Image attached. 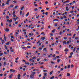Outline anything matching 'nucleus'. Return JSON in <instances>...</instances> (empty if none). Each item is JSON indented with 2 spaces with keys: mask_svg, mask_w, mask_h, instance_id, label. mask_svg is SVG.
Listing matches in <instances>:
<instances>
[{
  "mask_svg": "<svg viewBox=\"0 0 79 79\" xmlns=\"http://www.w3.org/2000/svg\"><path fill=\"white\" fill-rule=\"evenodd\" d=\"M56 58H57L59 59L60 58V56H56Z\"/></svg>",
  "mask_w": 79,
  "mask_h": 79,
  "instance_id": "c85d7f7f",
  "label": "nucleus"
},
{
  "mask_svg": "<svg viewBox=\"0 0 79 79\" xmlns=\"http://www.w3.org/2000/svg\"><path fill=\"white\" fill-rule=\"evenodd\" d=\"M74 67V65L73 64H72L71 65V68H73Z\"/></svg>",
  "mask_w": 79,
  "mask_h": 79,
  "instance_id": "c9c22d12",
  "label": "nucleus"
},
{
  "mask_svg": "<svg viewBox=\"0 0 79 79\" xmlns=\"http://www.w3.org/2000/svg\"><path fill=\"white\" fill-rule=\"evenodd\" d=\"M67 68H68V69H69V68H70V65H68Z\"/></svg>",
  "mask_w": 79,
  "mask_h": 79,
  "instance_id": "5701e85b",
  "label": "nucleus"
},
{
  "mask_svg": "<svg viewBox=\"0 0 79 79\" xmlns=\"http://www.w3.org/2000/svg\"><path fill=\"white\" fill-rule=\"evenodd\" d=\"M35 11H37V10H38V9H37V8H35L34 9Z\"/></svg>",
  "mask_w": 79,
  "mask_h": 79,
  "instance_id": "79ce46f5",
  "label": "nucleus"
},
{
  "mask_svg": "<svg viewBox=\"0 0 79 79\" xmlns=\"http://www.w3.org/2000/svg\"><path fill=\"white\" fill-rule=\"evenodd\" d=\"M46 49H47V48H44L43 49V51H45V50H46Z\"/></svg>",
  "mask_w": 79,
  "mask_h": 79,
  "instance_id": "c756f323",
  "label": "nucleus"
},
{
  "mask_svg": "<svg viewBox=\"0 0 79 79\" xmlns=\"http://www.w3.org/2000/svg\"><path fill=\"white\" fill-rule=\"evenodd\" d=\"M18 6H15V9H17V8H18Z\"/></svg>",
  "mask_w": 79,
  "mask_h": 79,
  "instance_id": "aec40b11",
  "label": "nucleus"
},
{
  "mask_svg": "<svg viewBox=\"0 0 79 79\" xmlns=\"http://www.w3.org/2000/svg\"><path fill=\"white\" fill-rule=\"evenodd\" d=\"M4 53L5 55H7V53H6V52H4Z\"/></svg>",
  "mask_w": 79,
  "mask_h": 79,
  "instance_id": "5fc2aeb1",
  "label": "nucleus"
},
{
  "mask_svg": "<svg viewBox=\"0 0 79 79\" xmlns=\"http://www.w3.org/2000/svg\"><path fill=\"white\" fill-rule=\"evenodd\" d=\"M60 59H58L57 60V62L58 63L59 62H60Z\"/></svg>",
  "mask_w": 79,
  "mask_h": 79,
  "instance_id": "a18cd8bd",
  "label": "nucleus"
},
{
  "mask_svg": "<svg viewBox=\"0 0 79 79\" xmlns=\"http://www.w3.org/2000/svg\"><path fill=\"white\" fill-rule=\"evenodd\" d=\"M54 26H58V24H57V23H55L54 24Z\"/></svg>",
  "mask_w": 79,
  "mask_h": 79,
  "instance_id": "473e14b6",
  "label": "nucleus"
},
{
  "mask_svg": "<svg viewBox=\"0 0 79 79\" xmlns=\"http://www.w3.org/2000/svg\"><path fill=\"white\" fill-rule=\"evenodd\" d=\"M9 3V2H8V1H7L6 2V5H8Z\"/></svg>",
  "mask_w": 79,
  "mask_h": 79,
  "instance_id": "603ef678",
  "label": "nucleus"
},
{
  "mask_svg": "<svg viewBox=\"0 0 79 79\" xmlns=\"http://www.w3.org/2000/svg\"><path fill=\"white\" fill-rule=\"evenodd\" d=\"M45 39V37H41V40H44Z\"/></svg>",
  "mask_w": 79,
  "mask_h": 79,
  "instance_id": "39448f33",
  "label": "nucleus"
},
{
  "mask_svg": "<svg viewBox=\"0 0 79 79\" xmlns=\"http://www.w3.org/2000/svg\"><path fill=\"white\" fill-rule=\"evenodd\" d=\"M43 72H47V70H43Z\"/></svg>",
  "mask_w": 79,
  "mask_h": 79,
  "instance_id": "864d4df0",
  "label": "nucleus"
},
{
  "mask_svg": "<svg viewBox=\"0 0 79 79\" xmlns=\"http://www.w3.org/2000/svg\"><path fill=\"white\" fill-rule=\"evenodd\" d=\"M34 74H31L30 76V78L31 79H33V78H34Z\"/></svg>",
  "mask_w": 79,
  "mask_h": 79,
  "instance_id": "f257e3e1",
  "label": "nucleus"
},
{
  "mask_svg": "<svg viewBox=\"0 0 79 79\" xmlns=\"http://www.w3.org/2000/svg\"><path fill=\"white\" fill-rule=\"evenodd\" d=\"M50 9V8H46L47 10H48Z\"/></svg>",
  "mask_w": 79,
  "mask_h": 79,
  "instance_id": "bf43d9fd",
  "label": "nucleus"
},
{
  "mask_svg": "<svg viewBox=\"0 0 79 79\" xmlns=\"http://www.w3.org/2000/svg\"><path fill=\"white\" fill-rule=\"evenodd\" d=\"M2 55H3V53H0V56H1Z\"/></svg>",
  "mask_w": 79,
  "mask_h": 79,
  "instance_id": "4d7b16f0",
  "label": "nucleus"
},
{
  "mask_svg": "<svg viewBox=\"0 0 79 79\" xmlns=\"http://www.w3.org/2000/svg\"><path fill=\"white\" fill-rule=\"evenodd\" d=\"M13 17H16V15L15 14H13Z\"/></svg>",
  "mask_w": 79,
  "mask_h": 79,
  "instance_id": "ea45409f",
  "label": "nucleus"
},
{
  "mask_svg": "<svg viewBox=\"0 0 79 79\" xmlns=\"http://www.w3.org/2000/svg\"><path fill=\"white\" fill-rule=\"evenodd\" d=\"M37 61H40V59H37Z\"/></svg>",
  "mask_w": 79,
  "mask_h": 79,
  "instance_id": "4c0bfd02",
  "label": "nucleus"
},
{
  "mask_svg": "<svg viewBox=\"0 0 79 79\" xmlns=\"http://www.w3.org/2000/svg\"><path fill=\"white\" fill-rule=\"evenodd\" d=\"M23 32H26V29H24L23 31Z\"/></svg>",
  "mask_w": 79,
  "mask_h": 79,
  "instance_id": "cd10ccee",
  "label": "nucleus"
},
{
  "mask_svg": "<svg viewBox=\"0 0 79 79\" xmlns=\"http://www.w3.org/2000/svg\"><path fill=\"white\" fill-rule=\"evenodd\" d=\"M47 73H44V76H45V77H46V76H47Z\"/></svg>",
  "mask_w": 79,
  "mask_h": 79,
  "instance_id": "4be33fe9",
  "label": "nucleus"
},
{
  "mask_svg": "<svg viewBox=\"0 0 79 79\" xmlns=\"http://www.w3.org/2000/svg\"><path fill=\"white\" fill-rule=\"evenodd\" d=\"M48 41H47L46 42V44H48Z\"/></svg>",
  "mask_w": 79,
  "mask_h": 79,
  "instance_id": "774afa93",
  "label": "nucleus"
},
{
  "mask_svg": "<svg viewBox=\"0 0 79 79\" xmlns=\"http://www.w3.org/2000/svg\"><path fill=\"white\" fill-rule=\"evenodd\" d=\"M15 24H18V22H16L15 23Z\"/></svg>",
  "mask_w": 79,
  "mask_h": 79,
  "instance_id": "a19ab883",
  "label": "nucleus"
},
{
  "mask_svg": "<svg viewBox=\"0 0 79 79\" xmlns=\"http://www.w3.org/2000/svg\"><path fill=\"white\" fill-rule=\"evenodd\" d=\"M24 6L22 7L21 8V10H23V9H24Z\"/></svg>",
  "mask_w": 79,
  "mask_h": 79,
  "instance_id": "b1692460",
  "label": "nucleus"
},
{
  "mask_svg": "<svg viewBox=\"0 0 79 79\" xmlns=\"http://www.w3.org/2000/svg\"><path fill=\"white\" fill-rule=\"evenodd\" d=\"M20 69H23L22 67H20Z\"/></svg>",
  "mask_w": 79,
  "mask_h": 79,
  "instance_id": "69168bd1",
  "label": "nucleus"
},
{
  "mask_svg": "<svg viewBox=\"0 0 79 79\" xmlns=\"http://www.w3.org/2000/svg\"><path fill=\"white\" fill-rule=\"evenodd\" d=\"M68 38H67V37H64V40H67V39Z\"/></svg>",
  "mask_w": 79,
  "mask_h": 79,
  "instance_id": "6ab92c4d",
  "label": "nucleus"
},
{
  "mask_svg": "<svg viewBox=\"0 0 79 79\" xmlns=\"http://www.w3.org/2000/svg\"><path fill=\"white\" fill-rule=\"evenodd\" d=\"M56 53H57L58 54H59V52L56 51Z\"/></svg>",
  "mask_w": 79,
  "mask_h": 79,
  "instance_id": "13d9d810",
  "label": "nucleus"
},
{
  "mask_svg": "<svg viewBox=\"0 0 79 79\" xmlns=\"http://www.w3.org/2000/svg\"><path fill=\"white\" fill-rule=\"evenodd\" d=\"M9 29L8 28H6L5 30V31H6V32H8L9 31Z\"/></svg>",
  "mask_w": 79,
  "mask_h": 79,
  "instance_id": "1a4fd4ad",
  "label": "nucleus"
},
{
  "mask_svg": "<svg viewBox=\"0 0 79 79\" xmlns=\"http://www.w3.org/2000/svg\"><path fill=\"white\" fill-rule=\"evenodd\" d=\"M4 66H5V65H6V62H4Z\"/></svg>",
  "mask_w": 79,
  "mask_h": 79,
  "instance_id": "8fccbe9b",
  "label": "nucleus"
},
{
  "mask_svg": "<svg viewBox=\"0 0 79 79\" xmlns=\"http://www.w3.org/2000/svg\"><path fill=\"white\" fill-rule=\"evenodd\" d=\"M10 44V42H8L7 43H6L5 44L6 45H9V44Z\"/></svg>",
  "mask_w": 79,
  "mask_h": 79,
  "instance_id": "412c9836",
  "label": "nucleus"
},
{
  "mask_svg": "<svg viewBox=\"0 0 79 79\" xmlns=\"http://www.w3.org/2000/svg\"><path fill=\"white\" fill-rule=\"evenodd\" d=\"M20 13L21 15H22V13H23V11H20Z\"/></svg>",
  "mask_w": 79,
  "mask_h": 79,
  "instance_id": "393cba45",
  "label": "nucleus"
},
{
  "mask_svg": "<svg viewBox=\"0 0 79 79\" xmlns=\"http://www.w3.org/2000/svg\"><path fill=\"white\" fill-rule=\"evenodd\" d=\"M12 76H13V74H11L10 75H9V77L10 79L12 78Z\"/></svg>",
  "mask_w": 79,
  "mask_h": 79,
  "instance_id": "423d86ee",
  "label": "nucleus"
},
{
  "mask_svg": "<svg viewBox=\"0 0 79 79\" xmlns=\"http://www.w3.org/2000/svg\"><path fill=\"white\" fill-rule=\"evenodd\" d=\"M15 11H14V12H13L12 14H13V15L15 14Z\"/></svg>",
  "mask_w": 79,
  "mask_h": 79,
  "instance_id": "49530a36",
  "label": "nucleus"
},
{
  "mask_svg": "<svg viewBox=\"0 0 79 79\" xmlns=\"http://www.w3.org/2000/svg\"><path fill=\"white\" fill-rule=\"evenodd\" d=\"M58 21L59 20L58 19H54V20H53V21Z\"/></svg>",
  "mask_w": 79,
  "mask_h": 79,
  "instance_id": "a211bd4d",
  "label": "nucleus"
},
{
  "mask_svg": "<svg viewBox=\"0 0 79 79\" xmlns=\"http://www.w3.org/2000/svg\"><path fill=\"white\" fill-rule=\"evenodd\" d=\"M36 56H33L32 57V60H34V59L35 60V59H36Z\"/></svg>",
  "mask_w": 79,
  "mask_h": 79,
  "instance_id": "ddd939ff",
  "label": "nucleus"
},
{
  "mask_svg": "<svg viewBox=\"0 0 79 79\" xmlns=\"http://www.w3.org/2000/svg\"><path fill=\"white\" fill-rule=\"evenodd\" d=\"M27 48H31V47H30V46H27Z\"/></svg>",
  "mask_w": 79,
  "mask_h": 79,
  "instance_id": "0e129e2a",
  "label": "nucleus"
},
{
  "mask_svg": "<svg viewBox=\"0 0 79 79\" xmlns=\"http://www.w3.org/2000/svg\"><path fill=\"white\" fill-rule=\"evenodd\" d=\"M19 59V57H18L17 58H16L15 59V60H18Z\"/></svg>",
  "mask_w": 79,
  "mask_h": 79,
  "instance_id": "58836bf2",
  "label": "nucleus"
},
{
  "mask_svg": "<svg viewBox=\"0 0 79 79\" xmlns=\"http://www.w3.org/2000/svg\"><path fill=\"white\" fill-rule=\"evenodd\" d=\"M67 76H70V74L69 73H68L67 74Z\"/></svg>",
  "mask_w": 79,
  "mask_h": 79,
  "instance_id": "4468645a",
  "label": "nucleus"
},
{
  "mask_svg": "<svg viewBox=\"0 0 79 79\" xmlns=\"http://www.w3.org/2000/svg\"><path fill=\"white\" fill-rule=\"evenodd\" d=\"M1 25L2 26H3V23H1Z\"/></svg>",
  "mask_w": 79,
  "mask_h": 79,
  "instance_id": "09e8293b",
  "label": "nucleus"
},
{
  "mask_svg": "<svg viewBox=\"0 0 79 79\" xmlns=\"http://www.w3.org/2000/svg\"><path fill=\"white\" fill-rule=\"evenodd\" d=\"M12 64H13V62H11V65H10V66H11V67L13 66V65Z\"/></svg>",
  "mask_w": 79,
  "mask_h": 79,
  "instance_id": "2f4dec72",
  "label": "nucleus"
},
{
  "mask_svg": "<svg viewBox=\"0 0 79 79\" xmlns=\"http://www.w3.org/2000/svg\"><path fill=\"white\" fill-rule=\"evenodd\" d=\"M50 35H51V36H53V34L52 33H51L50 34Z\"/></svg>",
  "mask_w": 79,
  "mask_h": 79,
  "instance_id": "a878e982",
  "label": "nucleus"
},
{
  "mask_svg": "<svg viewBox=\"0 0 79 79\" xmlns=\"http://www.w3.org/2000/svg\"><path fill=\"white\" fill-rule=\"evenodd\" d=\"M64 18H66V16L64 15L63 17Z\"/></svg>",
  "mask_w": 79,
  "mask_h": 79,
  "instance_id": "e2e57ef3",
  "label": "nucleus"
},
{
  "mask_svg": "<svg viewBox=\"0 0 79 79\" xmlns=\"http://www.w3.org/2000/svg\"><path fill=\"white\" fill-rule=\"evenodd\" d=\"M11 39H14V37H13V36H11Z\"/></svg>",
  "mask_w": 79,
  "mask_h": 79,
  "instance_id": "de8ad7c7",
  "label": "nucleus"
},
{
  "mask_svg": "<svg viewBox=\"0 0 79 79\" xmlns=\"http://www.w3.org/2000/svg\"><path fill=\"white\" fill-rule=\"evenodd\" d=\"M41 34L42 35L44 34V35H45V34L44 33V32H42L41 33Z\"/></svg>",
  "mask_w": 79,
  "mask_h": 79,
  "instance_id": "3c124183",
  "label": "nucleus"
},
{
  "mask_svg": "<svg viewBox=\"0 0 79 79\" xmlns=\"http://www.w3.org/2000/svg\"><path fill=\"white\" fill-rule=\"evenodd\" d=\"M73 52H72L70 53V55H71V56H72L73 55Z\"/></svg>",
  "mask_w": 79,
  "mask_h": 79,
  "instance_id": "e433bc0d",
  "label": "nucleus"
},
{
  "mask_svg": "<svg viewBox=\"0 0 79 79\" xmlns=\"http://www.w3.org/2000/svg\"><path fill=\"white\" fill-rule=\"evenodd\" d=\"M45 15H48V12H46L45 13Z\"/></svg>",
  "mask_w": 79,
  "mask_h": 79,
  "instance_id": "052dcab7",
  "label": "nucleus"
},
{
  "mask_svg": "<svg viewBox=\"0 0 79 79\" xmlns=\"http://www.w3.org/2000/svg\"><path fill=\"white\" fill-rule=\"evenodd\" d=\"M53 73V70L50 73H49L50 75H52V74Z\"/></svg>",
  "mask_w": 79,
  "mask_h": 79,
  "instance_id": "0eeeda50",
  "label": "nucleus"
},
{
  "mask_svg": "<svg viewBox=\"0 0 79 79\" xmlns=\"http://www.w3.org/2000/svg\"><path fill=\"white\" fill-rule=\"evenodd\" d=\"M63 44H66L67 43H66V41H64L63 42Z\"/></svg>",
  "mask_w": 79,
  "mask_h": 79,
  "instance_id": "2eb2a0df",
  "label": "nucleus"
},
{
  "mask_svg": "<svg viewBox=\"0 0 79 79\" xmlns=\"http://www.w3.org/2000/svg\"><path fill=\"white\" fill-rule=\"evenodd\" d=\"M39 49L40 50H42V48L40 47L39 48Z\"/></svg>",
  "mask_w": 79,
  "mask_h": 79,
  "instance_id": "72a5a7b5",
  "label": "nucleus"
},
{
  "mask_svg": "<svg viewBox=\"0 0 79 79\" xmlns=\"http://www.w3.org/2000/svg\"><path fill=\"white\" fill-rule=\"evenodd\" d=\"M29 15V12H28L27 14L26 15V16H28Z\"/></svg>",
  "mask_w": 79,
  "mask_h": 79,
  "instance_id": "f8f14e48",
  "label": "nucleus"
},
{
  "mask_svg": "<svg viewBox=\"0 0 79 79\" xmlns=\"http://www.w3.org/2000/svg\"><path fill=\"white\" fill-rule=\"evenodd\" d=\"M25 64H27L28 65H29V63L28 62H25Z\"/></svg>",
  "mask_w": 79,
  "mask_h": 79,
  "instance_id": "9b49d317",
  "label": "nucleus"
},
{
  "mask_svg": "<svg viewBox=\"0 0 79 79\" xmlns=\"http://www.w3.org/2000/svg\"><path fill=\"white\" fill-rule=\"evenodd\" d=\"M7 22H9L10 23H11L12 22V19H10V20H9V19H8L7 20Z\"/></svg>",
  "mask_w": 79,
  "mask_h": 79,
  "instance_id": "f03ea898",
  "label": "nucleus"
},
{
  "mask_svg": "<svg viewBox=\"0 0 79 79\" xmlns=\"http://www.w3.org/2000/svg\"><path fill=\"white\" fill-rule=\"evenodd\" d=\"M13 2H14V3H17V2H16V1H15V0Z\"/></svg>",
  "mask_w": 79,
  "mask_h": 79,
  "instance_id": "bb28decb",
  "label": "nucleus"
},
{
  "mask_svg": "<svg viewBox=\"0 0 79 79\" xmlns=\"http://www.w3.org/2000/svg\"><path fill=\"white\" fill-rule=\"evenodd\" d=\"M17 77L18 79H20V77H21V75L20 74H18Z\"/></svg>",
  "mask_w": 79,
  "mask_h": 79,
  "instance_id": "7ed1b4c3",
  "label": "nucleus"
},
{
  "mask_svg": "<svg viewBox=\"0 0 79 79\" xmlns=\"http://www.w3.org/2000/svg\"><path fill=\"white\" fill-rule=\"evenodd\" d=\"M69 2V0H67L66 1H65V2L66 3H67V2Z\"/></svg>",
  "mask_w": 79,
  "mask_h": 79,
  "instance_id": "680f3d73",
  "label": "nucleus"
},
{
  "mask_svg": "<svg viewBox=\"0 0 79 79\" xmlns=\"http://www.w3.org/2000/svg\"><path fill=\"white\" fill-rule=\"evenodd\" d=\"M70 13H73V10L71 11H70Z\"/></svg>",
  "mask_w": 79,
  "mask_h": 79,
  "instance_id": "338daca9",
  "label": "nucleus"
},
{
  "mask_svg": "<svg viewBox=\"0 0 79 79\" xmlns=\"http://www.w3.org/2000/svg\"><path fill=\"white\" fill-rule=\"evenodd\" d=\"M27 48V47H22V49H24V48Z\"/></svg>",
  "mask_w": 79,
  "mask_h": 79,
  "instance_id": "c03bdc74",
  "label": "nucleus"
},
{
  "mask_svg": "<svg viewBox=\"0 0 79 79\" xmlns=\"http://www.w3.org/2000/svg\"><path fill=\"white\" fill-rule=\"evenodd\" d=\"M76 34H74V35H73V36L72 37V38L74 39V37H75V36H76Z\"/></svg>",
  "mask_w": 79,
  "mask_h": 79,
  "instance_id": "9d476101",
  "label": "nucleus"
},
{
  "mask_svg": "<svg viewBox=\"0 0 79 79\" xmlns=\"http://www.w3.org/2000/svg\"><path fill=\"white\" fill-rule=\"evenodd\" d=\"M16 19H15V18H13V19H14L15 21H16V20L18 19V17H16Z\"/></svg>",
  "mask_w": 79,
  "mask_h": 79,
  "instance_id": "20e7f679",
  "label": "nucleus"
},
{
  "mask_svg": "<svg viewBox=\"0 0 79 79\" xmlns=\"http://www.w3.org/2000/svg\"><path fill=\"white\" fill-rule=\"evenodd\" d=\"M54 79V76H52V77L50 78V79Z\"/></svg>",
  "mask_w": 79,
  "mask_h": 79,
  "instance_id": "f3484780",
  "label": "nucleus"
},
{
  "mask_svg": "<svg viewBox=\"0 0 79 79\" xmlns=\"http://www.w3.org/2000/svg\"><path fill=\"white\" fill-rule=\"evenodd\" d=\"M64 52H68L69 51V49L67 48H66L65 50H64Z\"/></svg>",
  "mask_w": 79,
  "mask_h": 79,
  "instance_id": "6e6552de",
  "label": "nucleus"
},
{
  "mask_svg": "<svg viewBox=\"0 0 79 79\" xmlns=\"http://www.w3.org/2000/svg\"><path fill=\"white\" fill-rule=\"evenodd\" d=\"M52 56L53 57H55V56H56V55L55 54H54L52 55Z\"/></svg>",
  "mask_w": 79,
  "mask_h": 79,
  "instance_id": "f704fd0d",
  "label": "nucleus"
},
{
  "mask_svg": "<svg viewBox=\"0 0 79 79\" xmlns=\"http://www.w3.org/2000/svg\"><path fill=\"white\" fill-rule=\"evenodd\" d=\"M56 60V57L54 58L53 59V60Z\"/></svg>",
  "mask_w": 79,
  "mask_h": 79,
  "instance_id": "37998d69",
  "label": "nucleus"
},
{
  "mask_svg": "<svg viewBox=\"0 0 79 79\" xmlns=\"http://www.w3.org/2000/svg\"><path fill=\"white\" fill-rule=\"evenodd\" d=\"M26 73H23V76H26Z\"/></svg>",
  "mask_w": 79,
  "mask_h": 79,
  "instance_id": "7c9ffc66",
  "label": "nucleus"
},
{
  "mask_svg": "<svg viewBox=\"0 0 79 79\" xmlns=\"http://www.w3.org/2000/svg\"><path fill=\"white\" fill-rule=\"evenodd\" d=\"M6 19H9V16H6Z\"/></svg>",
  "mask_w": 79,
  "mask_h": 79,
  "instance_id": "6e6d98bb",
  "label": "nucleus"
},
{
  "mask_svg": "<svg viewBox=\"0 0 79 79\" xmlns=\"http://www.w3.org/2000/svg\"><path fill=\"white\" fill-rule=\"evenodd\" d=\"M13 5H11L10 6H9L8 7V8H13Z\"/></svg>",
  "mask_w": 79,
  "mask_h": 79,
  "instance_id": "dca6fc26",
  "label": "nucleus"
}]
</instances>
